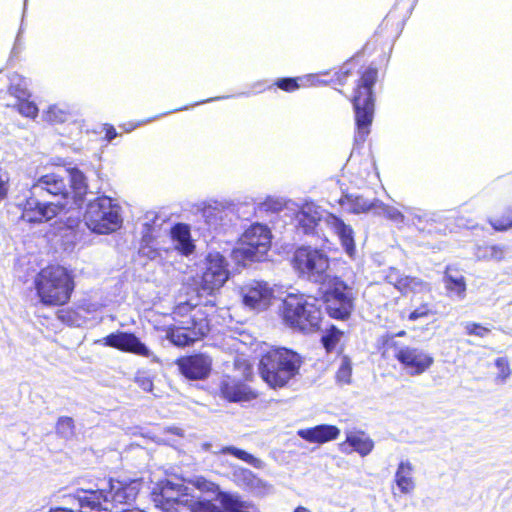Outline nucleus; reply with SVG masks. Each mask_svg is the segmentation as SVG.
Here are the masks:
<instances>
[{
  "mask_svg": "<svg viewBox=\"0 0 512 512\" xmlns=\"http://www.w3.org/2000/svg\"><path fill=\"white\" fill-rule=\"evenodd\" d=\"M376 214L383 215L389 220L393 221L396 225H403L405 223L404 214L396 207L387 205L382 201L378 200Z\"/></svg>",
  "mask_w": 512,
  "mask_h": 512,
  "instance_id": "obj_34",
  "label": "nucleus"
},
{
  "mask_svg": "<svg viewBox=\"0 0 512 512\" xmlns=\"http://www.w3.org/2000/svg\"><path fill=\"white\" fill-rule=\"evenodd\" d=\"M243 304L254 310H264L271 302L273 289L263 281H252L241 288Z\"/></svg>",
  "mask_w": 512,
  "mask_h": 512,
  "instance_id": "obj_17",
  "label": "nucleus"
},
{
  "mask_svg": "<svg viewBox=\"0 0 512 512\" xmlns=\"http://www.w3.org/2000/svg\"><path fill=\"white\" fill-rule=\"evenodd\" d=\"M116 512H143V511L138 510V509H132V510H122V511H116Z\"/></svg>",
  "mask_w": 512,
  "mask_h": 512,
  "instance_id": "obj_54",
  "label": "nucleus"
},
{
  "mask_svg": "<svg viewBox=\"0 0 512 512\" xmlns=\"http://www.w3.org/2000/svg\"><path fill=\"white\" fill-rule=\"evenodd\" d=\"M9 189V177L0 175V202L7 197Z\"/></svg>",
  "mask_w": 512,
  "mask_h": 512,
  "instance_id": "obj_48",
  "label": "nucleus"
},
{
  "mask_svg": "<svg viewBox=\"0 0 512 512\" xmlns=\"http://www.w3.org/2000/svg\"><path fill=\"white\" fill-rule=\"evenodd\" d=\"M68 110L66 107H61L58 104L50 105L46 111L43 112L44 120L52 123H62L68 117Z\"/></svg>",
  "mask_w": 512,
  "mask_h": 512,
  "instance_id": "obj_35",
  "label": "nucleus"
},
{
  "mask_svg": "<svg viewBox=\"0 0 512 512\" xmlns=\"http://www.w3.org/2000/svg\"><path fill=\"white\" fill-rule=\"evenodd\" d=\"M405 335H406V332H405V331H400V332H398V333L396 334V336H398V337H403V336H405Z\"/></svg>",
  "mask_w": 512,
  "mask_h": 512,
  "instance_id": "obj_55",
  "label": "nucleus"
},
{
  "mask_svg": "<svg viewBox=\"0 0 512 512\" xmlns=\"http://www.w3.org/2000/svg\"><path fill=\"white\" fill-rule=\"evenodd\" d=\"M133 130V127H130L129 129H127V132H130Z\"/></svg>",
  "mask_w": 512,
  "mask_h": 512,
  "instance_id": "obj_60",
  "label": "nucleus"
},
{
  "mask_svg": "<svg viewBox=\"0 0 512 512\" xmlns=\"http://www.w3.org/2000/svg\"><path fill=\"white\" fill-rule=\"evenodd\" d=\"M466 334L474 335L477 337H485L489 334L490 330L475 322H465L463 324Z\"/></svg>",
  "mask_w": 512,
  "mask_h": 512,
  "instance_id": "obj_39",
  "label": "nucleus"
},
{
  "mask_svg": "<svg viewBox=\"0 0 512 512\" xmlns=\"http://www.w3.org/2000/svg\"><path fill=\"white\" fill-rule=\"evenodd\" d=\"M99 494L87 493L85 490H77L72 496L77 502V507H54L49 512H90L99 507Z\"/></svg>",
  "mask_w": 512,
  "mask_h": 512,
  "instance_id": "obj_23",
  "label": "nucleus"
},
{
  "mask_svg": "<svg viewBox=\"0 0 512 512\" xmlns=\"http://www.w3.org/2000/svg\"><path fill=\"white\" fill-rule=\"evenodd\" d=\"M385 281L393 285L400 293L406 295L408 293H430L431 286L420 278L411 277L402 274L396 268H389L385 272Z\"/></svg>",
  "mask_w": 512,
  "mask_h": 512,
  "instance_id": "obj_18",
  "label": "nucleus"
},
{
  "mask_svg": "<svg viewBox=\"0 0 512 512\" xmlns=\"http://www.w3.org/2000/svg\"><path fill=\"white\" fill-rule=\"evenodd\" d=\"M211 364V359L203 354L187 356L177 360L180 372L191 380L206 378L210 373Z\"/></svg>",
  "mask_w": 512,
  "mask_h": 512,
  "instance_id": "obj_19",
  "label": "nucleus"
},
{
  "mask_svg": "<svg viewBox=\"0 0 512 512\" xmlns=\"http://www.w3.org/2000/svg\"><path fill=\"white\" fill-rule=\"evenodd\" d=\"M57 431L64 437H69L73 434L74 421L70 417H61L57 422Z\"/></svg>",
  "mask_w": 512,
  "mask_h": 512,
  "instance_id": "obj_41",
  "label": "nucleus"
},
{
  "mask_svg": "<svg viewBox=\"0 0 512 512\" xmlns=\"http://www.w3.org/2000/svg\"><path fill=\"white\" fill-rule=\"evenodd\" d=\"M491 225L496 230H506L512 226V208L507 209L501 217L490 220Z\"/></svg>",
  "mask_w": 512,
  "mask_h": 512,
  "instance_id": "obj_36",
  "label": "nucleus"
},
{
  "mask_svg": "<svg viewBox=\"0 0 512 512\" xmlns=\"http://www.w3.org/2000/svg\"><path fill=\"white\" fill-rule=\"evenodd\" d=\"M219 453L231 454L234 457L250 464L251 466H253L254 468H257V469H262L264 467V462L261 459L253 456L252 454H250L242 449L236 448L234 446L223 447L219 451Z\"/></svg>",
  "mask_w": 512,
  "mask_h": 512,
  "instance_id": "obj_32",
  "label": "nucleus"
},
{
  "mask_svg": "<svg viewBox=\"0 0 512 512\" xmlns=\"http://www.w3.org/2000/svg\"><path fill=\"white\" fill-rule=\"evenodd\" d=\"M271 247V232L267 226L253 224L244 231L239 246L233 251L236 259L259 261Z\"/></svg>",
  "mask_w": 512,
  "mask_h": 512,
  "instance_id": "obj_9",
  "label": "nucleus"
},
{
  "mask_svg": "<svg viewBox=\"0 0 512 512\" xmlns=\"http://www.w3.org/2000/svg\"><path fill=\"white\" fill-rule=\"evenodd\" d=\"M172 316L174 323L167 330V338L176 346L190 345L209 332L207 315L200 307L180 303Z\"/></svg>",
  "mask_w": 512,
  "mask_h": 512,
  "instance_id": "obj_2",
  "label": "nucleus"
},
{
  "mask_svg": "<svg viewBox=\"0 0 512 512\" xmlns=\"http://www.w3.org/2000/svg\"><path fill=\"white\" fill-rule=\"evenodd\" d=\"M189 483L203 492H215L217 485L211 481L206 480L204 477L197 476L189 480Z\"/></svg>",
  "mask_w": 512,
  "mask_h": 512,
  "instance_id": "obj_38",
  "label": "nucleus"
},
{
  "mask_svg": "<svg viewBox=\"0 0 512 512\" xmlns=\"http://www.w3.org/2000/svg\"><path fill=\"white\" fill-rule=\"evenodd\" d=\"M246 489L250 490L251 492L257 495H263L270 490V486L265 481L254 475Z\"/></svg>",
  "mask_w": 512,
  "mask_h": 512,
  "instance_id": "obj_40",
  "label": "nucleus"
},
{
  "mask_svg": "<svg viewBox=\"0 0 512 512\" xmlns=\"http://www.w3.org/2000/svg\"><path fill=\"white\" fill-rule=\"evenodd\" d=\"M192 512H222V510L209 501H203L194 504Z\"/></svg>",
  "mask_w": 512,
  "mask_h": 512,
  "instance_id": "obj_45",
  "label": "nucleus"
},
{
  "mask_svg": "<svg viewBox=\"0 0 512 512\" xmlns=\"http://www.w3.org/2000/svg\"><path fill=\"white\" fill-rule=\"evenodd\" d=\"M495 365L499 369L498 378L505 381L511 374L508 360L500 357L495 361Z\"/></svg>",
  "mask_w": 512,
  "mask_h": 512,
  "instance_id": "obj_44",
  "label": "nucleus"
},
{
  "mask_svg": "<svg viewBox=\"0 0 512 512\" xmlns=\"http://www.w3.org/2000/svg\"><path fill=\"white\" fill-rule=\"evenodd\" d=\"M216 98H210L209 100H206V101H202L201 103H204V102H207V101H213L215 100Z\"/></svg>",
  "mask_w": 512,
  "mask_h": 512,
  "instance_id": "obj_56",
  "label": "nucleus"
},
{
  "mask_svg": "<svg viewBox=\"0 0 512 512\" xmlns=\"http://www.w3.org/2000/svg\"><path fill=\"white\" fill-rule=\"evenodd\" d=\"M340 446L343 452L350 453L354 451L364 457L371 453L374 442L363 431H348L345 441Z\"/></svg>",
  "mask_w": 512,
  "mask_h": 512,
  "instance_id": "obj_21",
  "label": "nucleus"
},
{
  "mask_svg": "<svg viewBox=\"0 0 512 512\" xmlns=\"http://www.w3.org/2000/svg\"><path fill=\"white\" fill-rule=\"evenodd\" d=\"M386 345L393 349V356L410 376L422 375L434 363L433 356L422 348L400 344L393 338Z\"/></svg>",
  "mask_w": 512,
  "mask_h": 512,
  "instance_id": "obj_10",
  "label": "nucleus"
},
{
  "mask_svg": "<svg viewBox=\"0 0 512 512\" xmlns=\"http://www.w3.org/2000/svg\"><path fill=\"white\" fill-rule=\"evenodd\" d=\"M435 314L436 311L431 303L421 302L419 304H414L407 315L403 312L401 314V318L410 322H417L426 320Z\"/></svg>",
  "mask_w": 512,
  "mask_h": 512,
  "instance_id": "obj_31",
  "label": "nucleus"
},
{
  "mask_svg": "<svg viewBox=\"0 0 512 512\" xmlns=\"http://www.w3.org/2000/svg\"><path fill=\"white\" fill-rule=\"evenodd\" d=\"M84 221L87 227L95 233L114 232L122 225L121 207L110 197L96 198L87 205Z\"/></svg>",
  "mask_w": 512,
  "mask_h": 512,
  "instance_id": "obj_7",
  "label": "nucleus"
},
{
  "mask_svg": "<svg viewBox=\"0 0 512 512\" xmlns=\"http://www.w3.org/2000/svg\"><path fill=\"white\" fill-rule=\"evenodd\" d=\"M377 70L368 68L361 76L356 94L353 98L355 112L356 134L355 141L363 143L370 133L374 118V100L372 88L377 79Z\"/></svg>",
  "mask_w": 512,
  "mask_h": 512,
  "instance_id": "obj_6",
  "label": "nucleus"
},
{
  "mask_svg": "<svg viewBox=\"0 0 512 512\" xmlns=\"http://www.w3.org/2000/svg\"><path fill=\"white\" fill-rule=\"evenodd\" d=\"M136 382L144 391H147V392L152 391L153 383L149 377L138 376L136 378Z\"/></svg>",
  "mask_w": 512,
  "mask_h": 512,
  "instance_id": "obj_49",
  "label": "nucleus"
},
{
  "mask_svg": "<svg viewBox=\"0 0 512 512\" xmlns=\"http://www.w3.org/2000/svg\"><path fill=\"white\" fill-rule=\"evenodd\" d=\"M133 130V127H130L129 129H127V132H130Z\"/></svg>",
  "mask_w": 512,
  "mask_h": 512,
  "instance_id": "obj_59",
  "label": "nucleus"
},
{
  "mask_svg": "<svg viewBox=\"0 0 512 512\" xmlns=\"http://www.w3.org/2000/svg\"><path fill=\"white\" fill-rule=\"evenodd\" d=\"M140 253H141L143 256H145V257H147V258H149V259H151V260H154V259H156V258L160 257V252H159V250H158V249H156V248H153L152 246H150V245H148V244L143 245V246L140 248Z\"/></svg>",
  "mask_w": 512,
  "mask_h": 512,
  "instance_id": "obj_47",
  "label": "nucleus"
},
{
  "mask_svg": "<svg viewBox=\"0 0 512 512\" xmlns=\"http://www.w3.org/2000/svg\"><path fill=\"white\" fill-rule=\"evenodd\" d=\"M328 214L327 210L313 202L304 203L295 214L297 228L317 240V236H323L320 231Z\"/></svg>",
  "mask_w": 512,
  "mask_h": 512,
  "instance_id": "obj_14",
  "label": "nucleus"
},
{
  "mask_svg": "<svg viewBox=\"0 0 512 512\" xmlns=\"http://www.w3.org/2000/svg\"><path fill=\"white\" fill-rule=\"evenodd\" d=\"M221 503L227 512H260L253 504L243 502L238 496L231 494H223Z\"/></svg>",
  "mask_w": 512,
  "mask_h": 512,
  "instance_id": "obj_30",
  "label": "nucleus"
},
{
  "mask_svg": "<svg viewBox=\"0 0 512 512\" xmlns=\"http://www.w3.org/2000/svg\"><path fill=\"white\" fill-rule=\"evenodd\" d=\"M320 232L323 233V236H317V241L321 242L322 246L328 247V244L332 243L331 239L335 237L340 241L343 249L349 256L354 255V231L341 218L329 212Z\"/></svg>",
  "mask_w": 512,
  "mask_h": 512,
  "instance_id": "obj_12",
  "label": "nucleus"
},
{
  "mask_svg": "<svg viewBox=\"0 0 512 512\" xmlns=\"http://www.w3.org/2000/svg\"><path fill=\"white\" fill-rule=\"evenodd\" d=\"M171 237L175 247L184 255H189L194 250V244L191 240L190 229L185 224H177L171 229Z\"/></svg>",
  "mask_w": 512,
  "mask_h": 512,
  "instance_id": "obj_27",
  "label": "nucleus"
},
{
  "mask_svg": "<svg viewBox=\"0 0 512 512\" xmlns=\"http://www.w3.org/2000/svg\"><path fill=\"white\" fill-rule=\"evenodd\" d=\"M233 476H234L235 481L239 485L246 488L249 485V482L254 477V474L248 469L237 468V469H235Z\"/></svg>",
  "mask_w": 512,
  "mask_h": 512,
  "instance_id": "obj_43",
  "label": "nucleus"
},
{
  "mask_svg": "<svg viewBox=\"0 0 512 512\" xmlns=\"http://www.w3.org/2000/svg\"><path fill=\"white\" fill-rule=\"evenodd\" d=\"M208 447H209V444H204V445H203V448H204V449H208Z\"/></svg>",
  "mask_w": 512,
  "mask_h": 512,
  "instance_id": "obj_57",
  "label": "nucleus"
},
{
  "mask_svg": "<svg viewBox=\"0 0 512 512\" xmlns=\"http://www.w3.org/2000/svg\"><path fill=\"white\" fill-rule=\"evenodd\" d=\"M34 286L43 305L60 306L70 300L74 290V279L66 268L51 265L36 275Z\"/></svg>",
  "mask_w": 512,
  "mask_h": 512,
  "instance_id": "obj_3",
  "label": "nucleus"
},
{
  "mask_svg": "<svg viewBox=\"0 0 512 512\" xmlns=\"http://www.w3.org/2000/svg\"><path fill=\"white\" fill-rule=\"evenodd\" d=\"M18 111L25 117L35 118L38 114V107L34 102L23 99L18 103Z\"/></svg>",
  "mask_w": 512,
  "mask_h": 512,
  "instance_id": "obj_37",
  "label": "nucleus"
},
{
  "mask_svg": "<svg viewBox=\"0 0 512 512\" xmlns=\"http://www.w3.org/2000/svg\"><path fill=\"white\" fill-rule=\"evenodd\" d=\"M293 265L302 277L321 286L336 278L331 275L329 257L317 248L299 247L294 253Z\"/></svg>",
  "mask_w": 512,
  "mask_h": 512,
  "instance_id": "obj_8",
  "label": "nucleus"
},
{
  "mask_svg": "<svg viewBox=\"0 0 512 512\" xmlns=\"http://www.w3.org/2000/svg\"><path fill=\"white\" fill-rule=\"evenodd\" d=\"M22 218L31 223L47 222L63 210L69 202V190L62 176L56 173L41 176L30 189Z\"/></svg>",
  "mask_w": 512,
  "mask_h": 512,
  "instance_id": "obj_1",
  "label": "nucleus"
},
{
  "mask_svg": "<svg viewBox=\"0 0 512 512\" xmlns=\"http://www.w3.org/2000/svg\"><path fill=\"white\" fill-rule=\"evenodd\" d=\"M104 130H105V137L108 141L113 140L117 136V132H116L115 128L111 125L106 124L104 126Z\"/></svg>",
  "mask_w": 512,
  "mask_h": 512,
  "instance_id": "obj_51",
  "label": "nucleus"
},
{
  "mask_svg": "<svg viewBox=\"0 0 512 512\" xmlns=\"http://www.w3.org/2000/svg\"><path fill=\"white\" fill-rule=\"evenodd\" d=\"M340 333L338 335L331 334L323 337L322 341L325 348L329 351L334 348L336 342L339 340Z\"/></svg>",
  "mask_w": 512,
  "mask_h": 512,
  "instance_id": "obj_50",
  "label": "nucleus"
},
{
  "mask_svg": "<svg viewBox=\"0 0 512 512\" xmlns=\"http://www.w3.org/2000/svg\"><path fill=\"white\" fill-rule=\"evenodd\" d=\"M281 315L287 326L303 332L318 329L322 320L318 301L305 295H288L282 303Z\"/></svg>",
  "mask_w": 512,
  "mask_h": 512,
  "instance_id": "obj_5",
  "label": "nucleus"
},
{
  "mask_svg": "<svg viewBox=\"0 0 512 512\" xmlns=\"http://www.w3.org/2000/svg\"><path fill=\"white\" fill-rule=\"evenodd\" d=\"M189 488L185 486L181 481L173 482L167 481L162 487L161 495L167 501L182 503L181 497L188 495Z\"/></svg>",
  "mask_w": 512,
  "mask_h": 512,
  "instance_id": "obj_29",
  "label": "nucleus"
},
{
  "mask_svg": "<svg viewBox=\"0 0 512 512\" xmlns=\"http://www.w3.org/2000/svg\"><path fill=\"white\" fill-rule=\"evenodd\" d=\"M294 512H310V510H308L307 508L305 507H302V506H299L295 509Z\"/></svg>",
  "mask_w": 512,
  "mask_h": 512,
  "instance_id": "obj_53",
  "label": "nucleus"
},
{
  "mask_svg": "<svg viewBox=\"0 0 512 512\" xmlns=\"http://www.w3.org/2000/svg\"><path fill=\"white\" fill-rule=\"evenodd\" d=\"M133 130V127H130L129 129H127V132H130Z\"/></svg>",
  "mask_w": 512,
  "mask_h": 512,
  "instance_id": "obj_58",
  "label": "nucleus"
},
{
  "mask_svg": "<svg viewBox=\"0 0 512 512\" xmlns=\"http://www.w3.org/2000/svg\"><path fill=\"white\" fill-rule=\"evenodd\" d=\"M221 394L230 402L249 401L255 397L248 387L230 378L222 381Z\"/></svg>",
  "mask_w": 512,
  "mask_h": 512,
  "instance_id": "obj_24",
  "label": "nucleus"
},
{
  "mask_svg": "<svg viewBox=\"0 0 512 512\" xmlns=\"http://www.w3.org/2000/svg\"><path fill=\"white\" fill-rule=\"evenodd\" d=\"M444 284L451 296H456L458 299L465 297L466 282L462 275H453L448 269L444 275Z\"/></svg>",
  "mask_w": 512,
  "mask_h": 512,
  "instance_id": "obj_28",
  "label": "nucleus"
},
{
  "mask_svg": "<svg viewBox=\"0 0 512 512\" xmlns=\"http://www.w3.org/2000/svg\"><path fill=\"white\" fill-rule=\"evenodd\" d=\"M277 86L285 91H294L299 85L296 82V79L293 78H284L277 81Z\"/></svg>",
  "mask_w": 512,
  "mask_h": 512,
  "instance_id": "obj_46",
  "label": "nucleus"
},
{
  "mask_svg": "<svg viewBox=\"0 0 512 512\" xmlns=\"http://www.w3.org/2000/svg\"><path fill=\"white\" fill-rule=\"evenodd\" d=\"M487 250L490 252V256L492 258H495L497 260H500L502 258L503 253H502L501 249H499L495 246H491Z\"/></svg>",
  "mask_w": 512,
  "mask_h": 512,
  "instance_id": "obj_52",
  "label": "nucleus"
},
{
  "mask_svg": "<svg viewBox=\"0 0 512 512\" xmlns=\"http://www.w3.org/2000/svg\"><path fill=\"white\" fill-rule=\"evenodd\" d=\"M326 310L335 319L348 318L353 310V299L347 286L338 277L322 286Z\"/></svg>",
  "mask_w": 512,
  "mask_h": 512,
  "instance_id": "obj_11",
  "label": "nucleus"
},
{
  "mask_svg": "<svg viewBox=\"0 0 512 512\" xmlns=\"http://www.w3.org/2000/svg\"><path fill=\"white\" fill-rule=\"evenodd\" d=\"M223 256L219 253L209 254L207 267L202 276V288L209 293L221 288L227 281L229 273Z\"/></svg>",
  "mask_w": 512,
  "mask_h": 512,
  "instance_id": "obj_15",
  "label": "nucleus"
},
{
  "mask_svg": "<svg viewBox=\"0 0 512 512\" xmlns=\"http://www.w3.org/2000/svg\"><path fill=\"white\" fill-rule=\"evenodd\" d=\"M301 364L297 353L286 348H273L262 355L258 369L270 387L282 388L299 373Z\"/></svg>",
  "mask_w": 512,
  "mask_h": 512,
  "instance_id": "obj_4",
  "label": "nucleus"
},
{
  "mask_svg": "<svg viewBox=\"0 0 512 512\" xmlns=\"http://www.w3.org/2000/svg\"><path fill=\"white\" fill-rule=\"evenodd\" d=\"M97 343H101L104 346L116 348L118 350L133 353L143 357L152 356V353L148 347L132 333H111L106 337L98 340Z\"/></svg>",
  "mask_w": 512,
  "mask_h": 512,
  "instance_id": "obj_16",
  "label": "nucleus"
},
{
  "mask_svg": "<svg viewBox=\"0 0 512 512\" xmlns=\"http://www.w3.org/2000/svg\"><path fill=\"white\" fill-rule=\"evenodd\" d=\"M231 216L232 209L217 201L205 204L202 208V217L206 225L215 231L227 226L232 220Z\"/></svg>",
  "mask_w": 512,
  "mask_h": 512,
  "instance_id": "obj_20",
  "label": "nucleus"
},
{
  "mask_svg": "<svg viewBox=\"0 0 512 512\" xmlns=\"http://www.w3.org/2000/svg\"><path fill=\"white\" fill-rule=\"evenodd\" d=\"M340 206L347 212L360 214L377 208L378 199L369 201L362 196L347 194L339 199Z\"/></svg>",
  "mask_w": 512,
  "mask_h": 512,
  "instance_id": "obj_25",
  "label": "nucleus"
},
{
  "mask_svg": "<svg viewBox=\"0 0 512 512\" xmlns=\"http://www.w3.org/2000/svg\"><path fill=\"white\" fill-rule=\"evenodd\" d=\"M298 436L310 443H326L338 438L340 429L334 425H317L311 428L300 429Z\"/></svg>",
  "mask_w": 512,
  "mask_h": 512,
  "instance_id": "obj_22",
  "label": "nucleus"
},
{
  "mask_svg": "<svg viewBox=\"0 0 512 512\" xmlns=\"http://www.w3.org/2000/svg\"><path fill=\"white\" fill-rule=\"evenodd\" d=\"M351 373H352L351 364L345 358V359H343V361L337 371V374H336L337 380L341 383L348 384L350 382Z\"/></svg>",
  "mask_w": 512,
  "mask_h": 512,
  "instance_id": "obj_42",
  "label": "nucleus"
},
{
  "mask_svg": "<svg viewBox=\"0 0 512 512\" xmlns=\"http://www.w3.org/2000/svg\"><path fill=\"white\" fill-rule=\"evenodd\" d=\"M71 187L78 198H82L88 190L87 179L85 175L77 168L69 170Z\"/></svg>",
  "mask_w": 512,
  "mask_h": 512,
  "instance_id": "obj_33",
  "label": "nucleus"
},
{
  "mask_svg": "<svg viewBox=\"0 0 512 512\" xmlns=\"http://www.w3.org/2000/svg\"><path fill=\"white\" fill-rule=\"evenodd\" d=\"M87 493L99 494V507L96 512L122 511L119 506L135 500L137 489L133 485H123L121 482L110 483V490H85Z\"/></svg>",
  "mask_w": 512,
  "mask_h": 512,
  "instance_id": "obj_13",
  "label": "nucleus"
},
{
  "mask_svg": "<svg viewBox=\"0 0 512 512\" xmlns=\"http://www.w3.org/2000/svg\"><path fill=\"white\" fill-rule=\"evenodd\" d=\"M414 467L409 461H401L395 473V483L403 494H410L415 489Z\"/></svg>",
  "mask_w": 512,
  "mask_h": 512,
  "instance_id": "obj_26",
  "label": "nucleus"
}]
</instances>
